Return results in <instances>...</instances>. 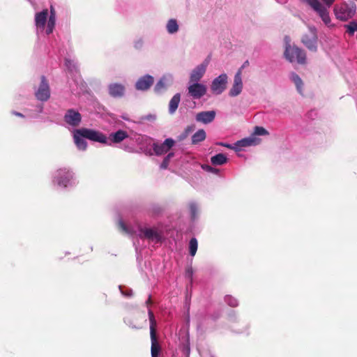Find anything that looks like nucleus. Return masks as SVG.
<instances>
[{
	"instance_id": "39",
	"label": "nucleus",
	"mask_w": 357,
	"mask_h": 357,
	"mask_svg": "<svg viewBox=\"0 0 357 357\" xmlns=\"http://www.w3.org/2000/svg\"><path fill=\"white\" fill-rule=\"evenodd\" d=\"M206 169L207 171H209V172H213V173H215V174H217V173H218V169H214V168H213V167H209V166H206Z\"/></svg>"
},
{
	"instance_id": "4",
	"label": "nucleus",
	"mask_w": 357,
	"mask_h": 357,
	"mask_svg": "<svg viewBox=\"0 0 357 357\" xmlns=\"http://www.w3.org/2000/svg\"><path fill=\"white\" fill-rule=\"evenodd\" d=\"M228 76L226 73L220 74L213 79L211 84V91L215 95L222 93L227 88Z\"/></svg>"
},
{
	"instance_id": "9",
	"label": "nucleus",
	"mask_w": 357,
	"mask_h": 357,
	"mask_svg": "<svg viewBox=\"0 0 357 357\" xmlns=\"http://www.w3.org/2000/svg\"><path fill=\"white\" fill-rule=\"evenodd\" d=\"M189 94L195 99H199L204 96L207 91L206 85L199 82L190 83L188 86Z\"/></svg>"
},
{
	"instance_id": "31",
	"label": "nucleus",
	"mask_w": 357,
	"mask_h": 357,
	"mask_svg": "<svg viewBox=\"0 0 357 357\" xmlns=\"http://www.w3.org/2000/svg\"><path fill=\"white\" fill-rule=\"evenodd\" d=\"M268 135V132L263 127L256 126L254 130V132L252 135Z\"/></svg>"
},
{
	"instance_id": "32",
	"label": "nucleus",
	"mask_w": 357,
	"mask_h": 357,
	"mask_svg": "<svg viewBox=\"0 0 357 357\" xmlns=\"http://www.w3.org/2000/svg\"><path fill=\"white\" fill-rule=\"evenodd\" d=\"M174 156V153H169L163 160L160 165L161 169H166L169 165L170 159Z\"/></svg>"
},
{
	"instance_id": "8",
	"label": "nucleus",
	"mask_w": 357,
	"mask_h": 357,
	"mask_svg": "<svg viewBox=\"0 0 357 357\" xmlns=\"http://www.w3.org/2000/svg\"><path fill=\"white\" fill-rule=\"evenodd\" d=\"M317 33L314 27H310L309 29V33L305 35L302 38L303 43L308 48L310 51L315 52L317 50Z\"/></svg>"
},
{
	"instance_id": "10",
	"label": "nucleus",
	"mask_w": 357,
	"mask_h": 357,
	"mask_svg": "<svg viewBox=\"0 0 357 357\" xmlns=\"http://www.w3.org/2000/svg\"><path fill=\"white\" fill-rule=\"evenodd\" d=\"M84 137L93 142H100L102 144H107V137L99 131L91 129L82 128Z\"/></svg>"
},
{
	"instance_id": "7",
	"label": "nucleus",
	"mask_w": 357,
	"mask_h": 357,
	"mask_svg": "<svg viewBox=\"0 0 357 357\" xmlns=\"http://www.w3.org/2000/svg\"><path fill=\"white\" fill-rule=\"evenodd\" d=\"M243 87L242 68H240L234 75V82L229 91V95L231 97L238 96L242 92Z\"/></svg>"
},
{
	"instance_id": "27",
	"label": "nucleus",
	"mask_w": 357,
	"mask_h": 357,
	"mask_svg": "<svg viewBox=\"0 0 357 357\" xmlns=\"http://www.w3.org/2000/svg\"><path fill=\"white\" fill-rule=\"evenodd\" d=\"M206 138V132L203 129L197 130L192 137V144H197L202 142Z\"/></svg>"
},
{
	"instance_id": "5",
	"label": "nucleus",
	"mask_w": 357,
	"mask_h": 357,
	"mask_svg": "<svg viewBox=\"0 0 357 357\" xmlns=\"http://www.w3.org/2000/svg\"><path fill=\"white\" fill-rule=\"evenodd\" d=\"M73 174L66 169H59L55 176V182L59 186L66 188L73 183Z\"/></svg>"
},
{
	"instance_id": "26",
	"label": "nucleus",
	"mask_w": 357,
	"mask_h": 357,
	"mask_svg": "<svg viewBox=\"0 0 357 357\" xmlns=\"http://www.w3.org/2000/svg\"><path fill=\"white\" fill-rule=\"evenodd\" d=\"M227 160V158L223 153H218L211 158V161L214 165H222L226 163Z\"/></svg>"
},
{
	"instance_id": "23",
	"label": "nucleus",
	"mask_w": 357,
	"mask_h": 357,
	"mask_svg": "<svg viewBox=\"0 0 357 357\" xmlns=\"http://www.w3.org/2000/svg\"><path fill=\"white\" fill-rule=\"evenodd\" d=\"M135 140L137 143L140 146V148L144 149L147 146L151 144L152 139L146 135H135Z\"/></svg>"
},
{
	"instance_id": "24",
	"label": "nucleus",
	"mask_w": 357,
	"mask_h": 357,
	"mask_svg": "<svg viewBox=\"0 0 357 357\" xmlns=\"http://www.w3.org/2000/svg\"><path fill=\"white\" fill-rule=\"evenodd\" d=\"M181 100L180 93H176L169 101V112L171 114H174L178 108Z\"/></svg>"
},
{
	"instance_id": "33",
	"label": "nucleus",
	"mask_w": 357,
	"mask_h": 357,
	"mask_svg": "<svg viewBox=\"0 0 357 357\" xmlns=\"http://www.w3.org/2000/svg\"><path fill=\"white\" fill-rule=\"evenodd\" d=\"M119 225L121 230L126 234H132L135 232L132 229H129L128 227H126V225L123 223V222L121 220L119 221Z\"/></svg>"
},
{
	"instance_id": "25",
	"label": "nucleus",
	"mask_w": 357,
	"mask_h": 357,
	"mask_svg": "<svg viewBox=\"0 0 357 357\" xmlns=\"http://www.w3.org/2000/svg\"><path fill=\"white\" fill-rule=\"evenodd\" d=\"M111 140L114 143H119L128 137V134L126 131L119 130L116 132L110 135Z\"/></svg>"
},
{
	"instance_id": "14",
	"label": "nucleus",
	"mask_w": 357,
	"mask_h": 357,
	"mask_svg": "<svg viewBox=\"0 0 357 357\" xmlns=\"http://www.w3.org/2000/svg\"><path fill=\"white\" fill-rule=\"evenodd\" d=\"M81 114L74 109H68L65 116V122L71 126H77L81 122Z\"/></svg>"
},
{
	"instance_id": "22",
	"label": "nucleus",
	"mask_w": 357,
	"mask_h": 357,
	"mask_svg": "<svg viewBox=\"0 0 357 357\" xmlns=\"http://www.w3.org/2000/svg\"><path fill=\"white\" fill-rule=\"evenodd\" d=\"M109 94L114 97H120L124 93V87L118 84H113L109 86Z\"/></svg>"
},
{
	"instance_id": "15",
	"label": "nucleus",
	"mask_w": 357,
	"mask_h": 357,
	"mask_svg": "<svg viewBox=\"0 0 357 357\" xmlns=\"http://www.w3.org/2000/svg\"><path fill=\"white\" fill-rule=\"evenodd\" d=\"M48 10H43L40 13H37L35 16V24L36 26L37 32L43 31L45 29V23H47Z\"/></svg>"
},
{
	"instance_id": "3",
	"label": "nucleus",
	"mask_w": 357,
	"mask_h": 357,
	"mask_svg": "<svg viewBox=\"0 0 357 357\" xmlns=\"http://www.w3.org/2000/svg\"><path fill=\"white\" fill-rule=\"evenodd\" d=\"M149 317L150 321V335L151 340V357H158L161 348L156 338V321L155 319L153 313L150 310H149Z\"/></svg>"
},
{
	"instance_id": "37",
	"label": "nucleus",
	"mask_w": 357,
	"mask_h": 357,
	"mask_svg": "<svg viewBox=\"0 0 357 357\" xmlns=\"http://www.w3.org/2000/svg\"><path fill=\"white\" fill-rule=\"evenodd\" d=\"M324 2L325 5H323L325 8H326L328 11V8L332 6V4L335 2V0H322Z\"/></svg>"
},
{
	"instance_id": "34",
	"label": "nucleus",
	"mask_w": 357,
	"mask_h": 357,
	"mask_svg": "<svg viewBox=\"0 0 357 357\" xmlns=\"http://www.w3.org/2000/svg\"><path fill=\"white\" fill-rule=\"evenodd\" d=\"M225 301L228 303L229 305L231 307H236L238 305L237 299L230 296H227L225 297Z\"/></svg>"
},
{
	"instance_id": "36",
	"label": "nucleus",
	"mask_w": 357,
	"mask_h": 357,
	"mask_svg": "<svg viewBox=\"0 0 357 357\" xmlns=\"http://www.w3.org/2000/svg\"><path fill=\"white\" fill-rule=\"evenodd\" d=\"M66 66L71 71L75 69V63L68 59H66Z\"/></svg>"
},
{
	"instance_id": "19",
	"label": "nucleus",
	"mask_w": 357,
	"mask_h": 357,
	"mask_svg": "<svg viewBox=\"0 0 357 357\" xmlns=\"http://www.w3.org/2000/svg\"><path fill=\"white\" fill-rule=\"evenodd\" d=\"M73 138L77 149L80 151H85L87 147V144L84 139L85 137L84 132H82V128L74 131Z\"/></svg>"
},
{
	"instance_id": "18",
	"label": "nucleus",
	"mask_w": 357,
	"mask_h": 357,
	"mask_svg": "<svg viewBox=\"0 0 357 357\" xmlns=\"http://www.w3.org/2000/svg\"><path fill=\"white\" fill-rule=\"evenodd\" d=\"M215 112L213 110L201 112L196 114L195 119L197 122L208 124L215 119Z\"/></svg>"
},
{
	"instance_id": "1",
	"label": "nucleus",
	"mask_w": 357,
	"mask_h": 357,
	"mask_svg": "<svg viewBox=\"0 0 357 357\" xmlns=\"http://www.w3.org/2000/svg\"><path fill=\"white\" fill-rule=\"evenodd\" d=\"M284 56L291 63H305L306 56L303 50L295 45H291V40L288 36L284 38Z\"/></svg>"
},
{
	"instance_id": "42",
	"label": "nucleus",
	"mask_w": 357,
	"mask_h": 357,
	"mask_svg": "<svg viewBox=\"0 0 357 357\" xmlns=\"http://www.w3.org/2000/svg\"><path fill=\"white\" fill-rule=\"evenodd\" d=\"M14 114L18 116H22V114L19 112H14Z\"/></svg>"
},
{
	"instance_id": "30",
	"label": "nucleus",
	"mask_w": 357,
	"mask_h": 357,
	"mask_svg": "<svg viewBox=\"0 0 357 357\" xmlns=\"http://www.w3.org/2000/svg\"><path fill=\"white\" fill-rule=\"evenodd\" d=\"M189 250L191 256L194 257L197 250V241L196 238H192L189 243Z\"/></svg>"
},
{
	"instance_id": "6",
	"label": "nucleus",
	"mask_w": 357,
	"mask_h": 357,
	"mask_svg": "<svg viewBox=\"0 0 357 357\" xmlns=\"http://www.w3.org/2000/svg\"><path fill=\"white\" fill-rule=\"evenodd\" d=\"M208 63L209 61L206 59L191 71L189 83L199 82L201 80L206 71Z\"/></svg>"
},
{
	"instance_id": "43",
	"label": "nucleus",
	"mask_w": 357,
	"mask_h": 357,
	"mask_svg": "<svg viewBox=\"0 0 357 357\" xmlns=\"http://www.w3.org/2000/svg\"><path fill=\"white\" fill-rule=\"evenodd\" d=\"M190 130H191V128L189 127V128H188L185 130V132H190Z\"/></svg>"
},
{
	"instance_id": "29",
	"label": "nucleus",
	"mask_w": 357,
	"mask_h": 357,
	"mask_svg": "<svg viewBox=\"0 0 357 357\" xmlns=\"http://www.w3.org/2000/svg\"><path fill=\"white\" fill-rule=\"evenodd\" d=\"M290 77H291V79L294 82V84H296V87H297V89L298 91L301 93V91H302V85H303V82L301 80V79L299 77V76L298 75H296V73H292L290 75Z\"/></svg>"
},
{
	"instance_id": "13",
	"label": "nucleus",
	"mask_w": 357,
	"mask_h": 357,
	"mask_svg": "<svg viewBox=\"0 0 357 357\" xmlns=\"http://www.w3.org/2000/svg\"><path fill=\"white\" fill-rule=\"evenodd\" d=\"M175 142L171 138L166 139L162 144L153 143V148L155 153L158 155L167 153L174 145Z\"/></svg>"
},
{
	"instance_id": "21",
	"label": "nucleus",
	"mask_w": 357,
	"mask_h": 357,
	"mask_svg": "<svg viewBox=\"0 0 357 357\" xmlns=\"http://www.w3.org/2000/svg\"><path fill=\"white\" fill-rule=\"evenodd\" d=\"M56 23V13L53 6L50 7V15L47 20V26L45 30L47 34H50L55 26Z\"/></svg>"
},
{
	"instance_id": "28",
	"label": "nucleus",
	"mask_w": 357,
	"mask_h": 357,
	"mask_svg": "<svg viewBox=\"0 0 357 357\" xmlns=\"http://www.w3.org/2000/svg\"><path fill=\"white\" fill-rule=\"evenodd\" d=\"M167 30L169 33H174L178 30V25L176 20L171 19L167 24Z\"/></svg>"
},
{
	"instance_id": "2",
	"label": "nucleus",
	"mask_w": 357,
	"mask_h": 357,
	"mask_svg": "<svg viewBox=\"0 0 357 357\" xmlns=\"http://www.w3.org/2000/svg\"><path fill=\"white\" fill-rule=\"evenodd\" d=\"M356 10V7L354 3L348 4L345 3L335 5L333 9L336 18L344 22L353 17Z\"/></svg>"
},
{
	"instance_id": "12",
	"label": "nucleus",
	"mask_w": 357,
	"mask_h": 357,
	"mask_svg": "<svg viewBox=\"0 0 357 357\" xmlns=\"http://www.w3.org/2000/svg\"><path fill=\"white\" fill-rule=\"evenodd\" d=\"M37 99L40 101H46L50 96L49 85L45 80V77H42L41 82L38 89L36 92Z\"/></svg>"
},
{
	"instance_id": "35",
	"label": "nucleus",
	"mask_w": 357,
	"mask_h": 357,
	"mask_svg": "<svg viewBox=\"0 0 357 357\" xmlns=\"http://www.w3.org/2000/svg\"><path fill=\"white\" fill-rule=\"evenodd\" d=\"M189 207H190V210L192 218H195V213H196V212L198 210L197 205L195 203L192 202V203L190 204Z\"/></svg>"
},
{
	"instance_id": "16",
	"label": "nucleus",
	"mask_w": 357,
	"mask_h": 357,
	"mask_svg": "<svg viewBox=\"0 0 357 357\" xmlns=\"http://www.w3.org/2000/svg\"><path fill=\"white\" fill-rule=\"evenodd\" d=\"M138 235L142 238L145 237L148 238L149 240H151L154 242H159L161 239L160 235L158 233V231L155 229H151V228H140L139 229V234Z\"/></svg>"
},
{
	"instance_id": "41",
	"label": "nucleus",
	"mask_w": 357,
	"mask_h": 357,
	"mask_svg": "<svg viewBox=\"0 0 357 357\" xmlns=\"http://www.w3.org/2000/svg\"><path fill=\"white\" fill-rule=\"evenodd\" d=\"M121 292H122V294H125L126 296H130V295L132 294V291L131 290H129L128 292H127V293H124L123 291Z\"/></svg>"
},
{
	"instance_id": "11",
	"label": "nucleus",
	"mask_w": 357,
	"mask_h": 357,
	"mask_svg": "<svg viewBox=\"0 0 357 357\" xmlns=\"http://www.w3.org/2000/svg\"><path fill=\"white\" fill-rule=\"evenodd\" d=\"M260 143V139L255 135L237 141L234 144V149L236 151H241L244 147L256 146Z\"/></svg>"
},
{
	"instance_id": "17",
	"label": "nucleus",
	"mask_w": 357,
	"mask_h": 357,
	"mask_svg": "<svg viewBox=\"0 0 357 357\" xmlns=\"http://www.w3.org/2000/svg\"><path fill=\"white\" fill-rule=\"evenodd\" d=\"M173 80V76L170 74H167L162 77L155 86V92L161 93L162 91L165 90L169 86H170L172 84Z\"/></svg>"
},
{
	"instance_id": "40",
	"label": "nucleus",
	"mask_w": 357,
	"mask_h": 357,
	"mask_svg": "<svg viewBox=\"0 0 357 357\" xmlns=\"http://www.w3.org/2000/svg\"><path fill=\"white\" fill-rule=\"evenodd\" d=\"M220 145H222V146L229 148V149H234V146H232V145L228 144H224V143H221Z\"/></svg>"
},
{
	"instance_id": "20",
	"label": "nucleus",
	"mask_w": 357,
	"mask_h": 357,
	"mask_svg": "<svg viewBox=\"0 0 357 357\" xmlns=\"http://www.w3.org/2000/svg\"><path fill=\"white\" fill-rule=\"evenodd\" d=\"M153 82V77L150 75H145L139 78L136 82V89L141 91L146 90L152 85Z\"/></svg>"
},
{
	"instance_id": "38",
	"label": "nucleus",
	"mask_w": 357,
	"mask_h": 357,
	"mask_svg": "<svg viewBox=\"0 0 357 357\" xmlns=\"http://www.w3.org/2000/svg\"><path fill=\"white\" fill-rule=\"evenodd\" d=\"M192 273H193V271H192V267H189L186 269V271H185V275L186 277L189 278L190 279L192 278Z\"/></svg>"
}]
</instances>
